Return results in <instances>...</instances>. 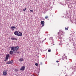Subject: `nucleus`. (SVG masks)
<instances>
[{"mask_svg": "<svg viewBox=\"0 0 76 76\" xmlns=\"http://www.w3.org/2000/svg\"><path fill=\"white\" fill-rule=\"evenodd\" d=\"M13 61H8L7 62V64H12Z\"/></svg>", "mask_w": 76, "mask_h": 76, "instance_id": "1", "label": "nucleus"}, {"mask_svg": "<svg viewBox=\"0 0 76 76\" xmlns=\"http://www.w3.org/2000/svg\"><path fill=\"white\" fill-rule=\"evenodd\" d=\"M7 72H6V71H4L3 72V75L4 76H6V75H7Z\"/></svg>", "mask_w": 76, "mask_h": 76, "instance_id": "2", "label": "nucleus"}, {"mask_svg": "<svg viewBox=\"0 0 76 76\" xmlns=\"http://www.w3.org/2000/svg\"><path fill=\"white\" fill-rule=\"evenodd\" d=\"M11 50H12V51H15V47H12L11 48Z\"/></svg>", "mask_w": 76, "mask_h": 76, "instance_id": "3", "label": "nucleus"}, {"mask_svg": "<svg viewBox=\"0 0 76 76\" xmlns=\"http://www.w3.org/2000/svg\"><path fill=\"white\" fill-rule=\"evenodd\" d=\"M10 57V56L9 54H8L7 55H6L5 58L6 60H8V58Z\"/></svg>", "mask_w": 76, "mask_h": 76, "instance_id": "4", "label": "nucleus"}, {"mask_svg": "<svg viewBox=\"0 0 76 76\" xmlns=\"http://www.w3.org/2000/svg\"><path fill=\"white\" fill-rule=\"evenodd\" d=\"M18 31H16L14 32V34H15V35H17L18 36Z\"/></svg>", "mask_w": 76, "mask_h": 76, "instance_id": "5", "label": "nucleus"}, {"mask_svg": "<svg viewBox=\"0 0 76 76\" xmlns=\"http://www.w3.org/2000/svg\"><path fill=\"white\" fill-rule=\"evenodd\" d=\"M24 61V59L23 58H20L19 59V61L21 62V61Z\"/></svg>", "mask_w": 76, "mask_h": 76, "instance_id": "6", "label": "nucleus"}, {"mask_svg": "<svg viewBox=\"0 0 76 76\" xmlns=\"http://www.w3.org/2000/svg\"><path fill=\"white\" fill-rule=\"evenodd\" d=\"M44 21H42L41 22V23L42 25V26H44Z\"/></svg>", "mask_w": 76, "mask_h": 76, "instance_id": "7", "label": "nucleus"}, {"mask_svg": "<svg viewBox=\"0 0 76 76\" xmlns=\"http://www.w3.org/2000/svg\"><path fill=\"white\" fill-rule=\"evenodd\" d=\"M22 33L19 32L18 33V36H22Z\"/></svg>", "mask_w": 76, "mask_h": 76, "instance_id": "8", "label": "nucleus"}, {"mask_svg": "<svg viewBox=\"0 0 76 76\" xmlns=\"http://www.w3.org/2000/svg\"><path fill=\"white\" fill-rule=\"evenodd\" d=\"M25 67L24 66H23L21 69H20V70H25Z\"/></svg>", "mask_w": 76, "mask_h": 76, "instance_id": "9", "label": "nucleus"}, {"mask_svg": "<svg viewBox=\"0 0 76 76\" xmlns=\"http://www.w3.org/2000/svg\"><path fill=\"white\" fill-rule=\"evenodd\" d=\"M11 28L12 30H14L13 29H16V27L15 26H12L11 27Z\"/></svg>", "mask_w": 76, "mask_h": 76, "instance_id": "10", "label": "nucleus"}, {"mask_svg": "<svg viewBox=\"0 0 76 76\" xmlns=\"http://www.w3.org/2000/svg\"><path fill=\"white\" fill-rule=\"evenodd\" d=\"M15 48L16 51H17L19 50V47L17 46L16 47H15Z\"/></svg>", "mask_w": 76, "mask_h": 76, "instance_id": "11", "label": "nucleus"}, {"mask_svg": "<svg viewBox=\"0 0 76 76\" xmlns=\"http://www.w3.org/2000/svg\"><path fill=\"white\" fill-rule=\"evenodd\" d=\"M11 39L12 40H17V39H16V38H15L14 37H11Z\"/></svg>", "mask_w": 76, "mask_h": 76, "instance_id": "12", "label": "nucleus"}, {"mask_svg": "<svg viewBox=\"0 0 76 76\" xmlns=\"http://www.w3.org/2000/svg\"><path fill=\"white\" fill-rule=\"evenodd\" d=\"M63 32L61 31H60L59 33V34H61V35H63Z\"/></svg>", "mask_w": 76, "mask_h": 76, "instance_id": "13", "label": "nucleus"}, {"mask_svg": "<svg viewBox=\"0 0 76 76\" xmlns=\"http://www.w3.org/2000/svg\"><path fill=\"white\" fill-rule=\"evenodd\" d=\"M10 54H11V55H12L13 54V52L12 51V50H11L10 52Z\"/></svg>", "mask_w": 76, "mask_h": 76, "instance_id": "14", "label": "nucleus"}, {"mask_svg": "<svg viewBox=\"0 0 76 76\" xmlns=\"http://www.w3.org/2000/svg\"><path fill=\"white\" fill-rule=\"evenodd\" d=\"M35 66H38V63H36L35 64Z\"/></svg>", "mask_w": 76, "mask_h": 76, "instance_id": "15", "label": "nucleus"}, {"mask_svg": "<svg viewBox=\"0 0 76 76\" xmlns=\"http://www.w3.org/2000/svg\"><path fill=\"white\" fill-rule=\"evenodd\" d=\"M45 19H48V16H46L45 17Z\"/></svg>", "mask_w": 76, "mask_h": 76, "instance_id": "16", "label": "nucleus"}, {"mask_svg": "<svg viewBox=\"0 0 76 76\" xmlns=\"http://www.w3.org/2000/svg\"><path fill=\"white\" fill-rule=\"evenodd\" d=\"M26 10V8L25 9H23V11H24V12H25V11Z\"/></svg>", "mask_w": 76, "mask_h": 76, "instance_id": "17", "label": "nucleus"}, {"mask_svg": "<svg viewBox=\"0 0 76 76\" xmlns=\"http://www.w3.org/2000/svg\"><path fill=\"white\" fill-rule=\"evenodd\" d=\"M18 71V70L17 69H15V72H17Z\"/></svg>", "mask_w": 76, "mask_h": 76, "instance_id": "18", "label": "nucleus"}, {"mask_svg": "<svg viewBox=\"0 0 76 76\" xmlns=\"http://www.w3.org/2000/svg\"><path fill=\"white\" fill-rule=\"evenodd\" d=\"M48 52H51V50H48Z\"/></svg>", "mask_w": 76, "mask_h": 76, "instance_id": "19", "label": "nucleus"}, {"mask_svg": "<svg viewBox=\"0 0 76 76\" xmlns=\"http://www.w3.org/2000/svg\"><path fill=\"white\" fill-rule=\"evenodd\" d=\"M68 28H65L66 30H68Z\"/></svg>", "mask_w": 76, "mask_h": 76, "instance_id": "20", "label": "nucleus"}, {"mask_svg": "<svg viewBox=\"0 0 76 76\" xmlns=\"http://www.w3.org/2000/svg\"><path fill=\"white\" fill-rule=\"evenodd\" d=\"M30 12H33V10H30Z\"/></svg>", "mask_w": 76, "mask_h": 76, "instance_id": "21", "label": "nucleus"}, {"mask_svg": "<svg viewBox=\"0 0 76 76\" xmlns=\"http://www.w3.org/2000/svg\"><path fill=\"white\" fill-rule=\"evenodd\" d=\"M16 53L17 54H18V53H19V52H16Z\"/></svg>", "mask_w": 76, "mask_h": 76, "instance_id": "22", "label": "nucleus"}, {"mask_svg": "<svg viewBox=\"0 0 76 76\" xmlns=\"http://www.w3.org/2000/svg\"><path fill=\"white\" fill-rule=\"evenodd\" d=\"M56 62L57 63H58V62H59V61H56Z\"/></svg>", "mask_w": 76, "mask_h": 76, "instance_id": "23", "label": "nucleus"}, {"mask_svg": "<svg viewBox=\"0 0 76 76\" xmlns=\"http://www.w3.org/2000/svg\"><path fill=\"white\" fill-rule=\"evenodd\" d=\"M59 65H60V64H58V66H59Z\"/></svg>", "mask_w": 76, "mask_h": 76, "instance_id": "24", "label": "nucleus"}, {"mask_svg": "<svg viewBox=\"0 0 76 76\" xmlns=\"http://www.w3.org/2000/svg\"><path fill=\"white\" fill-rule=\"evenodd\" d=\"M7 60L6 59V60H5V61H6Z\"/></svg>", "mask_w": 76, "mask_h": 76, "instance_id": "25", "label": "nucleus"}, {"mask_svg": "<svg viewBox=\"0 0 76 76\" xmlns=\"http://www.w3.org/2000/svg\"><path fill=\"white\" fill-rule=\"evenodd\" d=\"M65 58H67V57H65Z\"/></svg>", "mask_w": 76, "mask_h": 76, "instance_id": "26", "label": "nucleus"}, {"mask_svg": "<svg viewBox=\"0 0 76 76\" xmlns=\"http://www.w3.org/2000/svg\"><path fill=\"white\" fill-rule=\"evenodd\" d=\"M14 53H16V52H14Z\"/></svg>", "mask_w": 76, "mask_h": 76, "instance_id": "27", "label": "nucleus"}, {"mask_svg": "<svg viewBox=\"0 0 76 76\" xmlns=\"http://www.w3.org/2000/svg\"><path fill=\"white\" fill-rule=\"evenodd\" d=\"M64 56H65V54H64Z\"/></svg>", "mask_w": 76, "mask_h": 76, "instance_id": "28", "label": "nucleus"}, {"mask_svg": "<svg viewBox=\"0 0 76 76\" xmlns=\"http://www.w3.org/2000/svg\"><path fill=\"white\" fill-rule=\"evenodd\" d=\"M1 1H2V0H1Z\"/></svg>", "mask_w": 76, "mask_h": 76, "instance_id": "29", "label": "nucleus"}]
</instances>
